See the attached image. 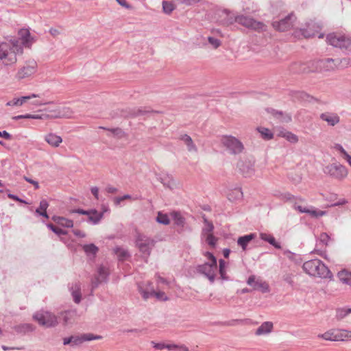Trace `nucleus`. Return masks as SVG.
Segmentation results:
<instances>
[{
	"instance_id": "nucleus-51",
	"label": "nucleus",
	"mask_w": 351,
	"mask_h": 351,
	"mask_svg": "<svg viewBox=\"0 0 351 351\" xmlns=\"http://www.w3.org/2000/svg\"><path fill=\"white\" fill-rule=\"evenodd\" d=\"M47 227L58 235H64L66 234L65 230L53 226L52 223L47 224Z\"/></svg>"
},
{
	"instance_id": "nucleus-47",
	"label": "nucleus",
	"mask_w": 351,
	"mask_h": 351,
	"mask_svg": "<svg viewBox=\"0 0 351 351\" xmlns=\"http://www.w3.org/2000/svg\"><path fill=\"white\" fill-rule=\"evenodd\" d=\"M163 11L166 14H170L176 8L174 4L172 2L164 1L162 2Z\"/></svg>"
},
{
	"instance_id": "nucleus-6",
	"label": "nucleus",
	"mask_w": 351,
	"mask_h": 351,
	"mask_svg": "<svg viewBox=\"0 0 351 351\" xmlns=\"http://www.w3.org/2000/svg\"><path fill=\"white\" fill-rule=\"evenodd\" d=\"M33 319L47 328L55 327L58 324V316L48 311L36 312L33 315Z\"/></svg>"
},
{
	"instance_id": "nucleus-24",
	"label": "nucleus",
	"mask_w": 351,
	"mask_h": 351,
	"mask_svg": "<svg viewBox=\"0 0 351 351\" xmlns=\"http://www.w3.org/2000/svg\"><path fill=\"white\" fill-rule=\"evenodd\" d=\"M156 111L150 110L147 108H132L129 110L128 114L127 116L130 117H136L138 116H143L146 114H149L152 113H156Z\"/></svg>"
},
{
	"instance_id": "nucleus-56",
	"label": "nucleus",
	"mask_w": 351,
	"mask_h": 351,
	"mask_svg": "<svg viewBox=\"0 0 351 351\" xmlns=\"http://www.w3.org/2000/svg\"><path fill=\"white\" fill-rule=\"evenodd\" d=\"M341 341L351 340V331L341 329Z\"/></svg>"
},
{
	"instance_id": "nucleus-52",
	"label": "nucleus",
	"mask_w": 351,
	"mask_h": 351,
	"mask_svg": "<svg viewBox=\"0 0 351 351\" xmlns=\"http://www.w3.org/2000/svg\"><path fill=\"white\" fill-rule=\"evenodd\" d=\"M284 254L286 255L290 260L295 261L297 263L300 262V256L289 250H285L284 252Z\"/></svg>"
},
{
	"instance_id": "nucleus-29",
	"label": "nucleus",
	"mask_w": 351,
	"mask_h": 351,
	"mask_svg": "<svg viewBox=\"0 0 351 351\" xmlns=\"http://www.w3.org/2000/svg\"><path fill=\"white\" fill-rule=\"evenodd\" d=\"M337 277L343 284L351 286V271L342 269L337 273Z\"/></svg>"
},
{
	"instance_id": "nucleus-36",
	"label": "nucleus",
	"mask_w": 351,
	"mask_h": 351,
	"mask_svg": "<svg viewBox=\"0 0 351 351\" xmlns=\"http://www.w3.org/2000/svg\"><path fill=\"white\" fill-rule=\"evenodd\" d=\"M351 313V308L341 307L335 311V317L342 319Z\"/></svg>"
},
{
	"instance_id": "nucleus-60",
	"label": "nucleus",
	"mask_w": 351,
	"mask_h": 351,
	"mask_svg": "<svg viewBox=\"0 0 351 351\" xmlns=\"http://www.w3.org/2000/svg\"><path fill=\"white\" fill-rule=\"evenodd\" d=\"M153 293H154V295L159 300H161L163 301H166L168 300L167 297L165 295V293L162 291L156 292V291H153Z\"/></svg>"
},
{
	"instance_id": "nucleus-45",
	"label": "nucleus",
	"mask_w": 351,
	"mask_h": 351,
	"mask_svg": "<svg viewBox=\"0 0 351 351\" xmlns=\"http://www.w3.org/2000/svg\"><path fill=\"white\" fill-rule=\"evenodd\" d=\"M280 136L285 138L287 141H289L291 143H295L298 141V137L290 132H281Z\"/></svg>"
},
{
	"instance_id": "nucleus-4",
	"label": "nucleus",
	"mask_w": 351,
	"mask_h": 351,
	"mask_svg": "<svg viewBox=\"0 0 351 351\" xmlns=\"http://www.w3.org/2000/svg\"><path fill=\"white\" fill-rule=\"evenodd\" d=\"M37 71V62L34 60H27L25 62L23 66L18 69L15 75V78L17 80L32 78Z\"/></svg>"
},
{
	"instance_id": "nucleus-28",
	"label": "nucleus",
	"mask_w": 351,
	"mask_h": 351,
	"mask_svg": "<svg viewBox=\"0 0 351 351\" xmlns=\"http://www.w3.org/2000/svg\"><path fill=\"white\" fill-rule=\"evenodd\" d=\"M39 97L38 95L32 94L30 95L21 97L20 98H14L12 100L8 101L6 104V105L7 106H21L24 103H25L27 100H29L32 98H36V97Z\"/></svg>"
},
{
	"instance_id": "nucleus-3",
	"label": "nucleus",
	"mask_w": 351,
	"mask_h": 351,
	"mask_svg": "<svg viewBox=\"0 0 351 351\" xmlns=\"http://www.w3.org/2000/svg\"><path fill=\"white\" fill-rule=\"evenodd\" d=\"M326 42L333 47L351 51V37L345 34L332 32L326 36Z\"/></svg>"
},
{
	"instance_id": "nucleus-16",
	"label": "nucleus",
	"mask_w": 351,
	"mask_h": 351,
	"mask_svg": "<svg viewBox=\"0 0 351 351\" xmlns=\"http://www.w3.org/2000/svg\"><path fill=\"white\" fill-rule=\"evenodd\" d=\"M77 317V310L72 309L61 312L58 316V319L62 320L64 326L73 324Z\"/></svg>"
},
{
	"instance_id": "nucleus-41",
	"label": "nucleus",
	"mask_w": 351,
	"mask_h": 351,
	"mask_svg": "<svg viewBox=\"0 0 351 351\" xmlns=\"http://www.w3.org/2000/svg\"><path fill=\"white\" fill-rule=\"evenodd\" d=\"M114 253L119 261H124L129 256L128 252L121 247H117L114 249Z\"/></svg>"
},
{
	"instance_id": "nucleus-42",
	"label": "nucleus",
	"mask_w": 351,
	"mask_h": 351,
	"mask_svg": "<svg viewBox=\"0 0 351 351\" xmlns=\"http://www.w3.org/2000/svg\"><path fill=\"white\" fill-rule=\"evenodd\" d=\"M99 128L110 131L114 136H116L119 138H121L124 137L125 135V134L123 131V130H121V128H119L108 129L105 127H100Z\"/></svg>"
},
{
	"instance_id": "nucleus-20",
	"label": "nucleus",
	"mask_w": 351,
	"mask_h": 351,
	"mask_svg": "<svg viewBox=\"0 0 351 351\" xmlns=\"http://www.w3.org/2000/svg\"><path fill=\"white\" fill-rule=\"evenodd\" d=\"M330 237L326 233H322L318 239H316L315 252L319 253L325 248L329 242Z\"/></svg>"
},
{
	"instance_id": "nucleus-38",
	"label": "nucleus",
	"mask_w": 351,
	"mask_h": 351,
	"mask_svg": "<svg viewBox=\"0 0 351 351\" xmlns=\"http://www.w3.org/2000/svg\"><path fill=\"white\" fill-rule=\"evenodd\" d=\"M258 132L261 134V137L265 140H270L273 138V133L267 128L258 127L257 128Z\"/></svg>"
},
{
	"instance_id": "nucleus-12",
	"label": "nucleus",
	"mask_w": 351,
	"mask_h": 351,
	"mask_svg": "<svg viewBox=\"0 0 351 351\" xmlns=\"http://www.w3.org/2000/svg\"><path fill=\"white\" fill-rule=\"evenodd\" d=\"M254 161L252 159L241 160L237 163V167L245 177H250L254 173Z\"/></svg>"
},
{
	"instance_id": "nucleus-22",
	"label": "nucleus",
	"mask_w": 351,
	"mask_h": 351,
	"mask_svg": "<svg viewBox=\"0 0 351 351\" xmlns=\"http://www.w3.org/2000/svg\"><path fill=\"white\" fill-rule=\"evenodd\" d=\"M13 328L16 333L25 335L34 331L35 326L32 324H21L14 326Z\"/></svg>"
},
{
	"instance_id": "nucleus-17",
	"label": "nucleus",
	"mask_w": 351,
	"mask_h": 351,
	"mask_svg": "<svg viewBox=\"0 0 351 351\" xmlns=\"http://www.w3.org/2000/svg\"><path fill=\"white\" fill-rule=\"evenodd\" d=\"M319 337L331 341H341V329H331L319 335Z\"/></svg>"
},
{
	"instance_id": "nucleus-62",
	"label": "nucleus",
	"mask_w": 351,
	"mask_h": 351,
	"mask_svg": "<svg viewBox=\"0 0 351 351\" xmlns=\"http://www.w3.org/2000/svg\"><path fill=\"white\" fill-rule=\"evenodd\" d=\"M72 213H78L81 215H86L89 216L90 214H91V210H85L81 208L75 209L71 211Z\"/></svg>"
},
{
	"instance_id": "nucleus-2",
	"label": "nucleus",
	"mask_w": 351,
	"mask_h": 351,
	"mask_svg": "<svg viewBox=\"0 0 351 351\" xmlns=\"http://www.w3.org/2000/svg\"><path fill=\"white\" fill-rule=\"evenodd\" d=\"M308 274L329 280L333 279V275L330 270L318 259L308 261Z\"/></svg>"
},
{
	"instance_id": "nucleus-53",
	"label": "nucleus",
	"mask_w": 351,
	"mask_h": 351,
	"mask_svg": "<svg viewBox=\"0 0 351 351\" xmlns=\"http://www.w3.org/2000/svg\"><path fill=\"white\" fill-rule=\"evenodd\" d=\"M217 239L213 234H208L206 238V241L211 247H215Z\"/></svg>"
},
{
	"instance_id": "nucleus-9",
	"label": "nucleus",
	"mask_w": 351,
	"mask_h": 351,
	"mask_svg": "<svg viewBox=\"0 0 351 351\" xmlns=\"http://www.w3.org/2000/svg\"><path fill=\"white\" fill-rule=\"evenodd\" d=\"M236 23L243 25L245 27L254 30H264L265 25L262 23L257 21L252 17L245 15H237Z\"/></svg>"
},
{
	"instance_id": "nucleus-33",
	"label": "nucleus",
	"mask_w": 351,
	"mask_h": 351,
	"mask_svg": "<svg viewBox=\"0 0 351 351\" xmlns=\"http://www.w3.org/2000/svg\"><path fill=\"white\" fill-rule=\"evenodd\" d=\"M253 288L255 290H260L263 293L269 292V285L261 279L256 280Z\"/></svg>"
},
{
	"instance_id": "nucleus-26",
	"label": "nucleus",
	"mask_w": 351,
	"mask_h": 351,
	"mask_svg": "<svg viewBox=\"0 0 351 351\" xmlns=\"http://www.w3.org/2000/svg\"><path fill=\"white\" fill-rule=\"evenodd\" d=\"M45 140L48 144L53 147H59L60 144L62 142V137L53 133L47 134L45 136Z\"/></svg>"
},
{
	"instance_id": "nucleus-57",
	"label": "nucleus",
	"mask_w": 351,
	"mask_h": 351,
	"mask_svg": "<svg viewBox=\"0 0 351 351\" xmlns=\"http://www.w3.org/2000/svg\"><path fill=\"white\" fill-rule=\"evenodd\" d=\"M131 198H132L131 195H124L123 196H121V197H114V204L116 205H119V204H120V203L122 201H123L125 199H130Z\"/></svg>"
},
{
	"instance_id": "nucleus-1",
	"label": "nucleus",
	"mask_w": 351,
	"mask_h": 351,
	"mask_svg": "<svg viewBox=\"0 0 351 351\" xmlns=\"http://www.w3.org/2000/svg\"><path fill=\"white\" fill-rule=\"evenodd\" d=\"M23 52V48L19 39H12L0 43V60L7 65L15 64L17 61L16 55L22 54Z\"/></svg>"
},
{
	"instance_id": "nucleus-54",
	"label": "nucleus",
	"mask_w": 351,
	"mask_h": 351,
	"mask_svg": "<svg viewBox=\"0 0 351 351\" xmlns=\"http://www.w3.org/2000/svg\"><path fill=\"white\" fill-rule=\"evenodd\" d=\"M208 41L215 49L218 48L221 45V41L214 37L209 36L208 38Z\"/></svg>"
},
{
	"instance_id": "nucleus-61",
	"label": "nucleus",
	"mask_w": 351,
	"mask_h": 351,
	"mask_svg": "<svg viewBox=\"0 0 351 351\" xmlns=\"http://www.w3.org/2000/svg\"><path fill=\"white\" fill-rule=\"evenodd\" d=\"M49 206V204L46 199H42L40 202L39 207L37 209H40V211L47 210Z\"/></svg>"
},
{
	"instance_id": "nucleus-27",
	"label": "nucleus",
	"mask_w": 351,
	"mask_h": 351,
	"mask_svg": "<svg viewBox=\"0 0 351 351\" xmlns=\"http://www.w3.org/2000/svg\"><path fill=\"white\" fill-rule=\"evenodd\" d=\"M289 199L293 201V206L295 210H298L301 213H307V205L304 199L295 198L294 197L289 198Z\"/></svg>"
},
{
	"instance_id": "nucleus-34",
	"label": "nucleus",
	"mask_w": 351,
	"mask_h": 351,
	"mask_svg": "<svg viewBox=\"0 0 351 351\" xmlns=\"http://www.w3.org/2000/svg\"><path fill=\"white\" fill-rule=\"evenodd\" d=\"M321 117L331 126H334L339 122V117L336 114H323Z\"/></svg>"
},
{
	"instance_id": "nucleus-7",
	"label": "nucleus",
	"mask_w": 351,
	"mask_h": 351,
	"mask_svg": "<svg viewBox=\"0 0 351 351\" xmlns=\"http://www.w3.org/2000/svg\"><path fill=\"white\" fill-rule=\"evenodd\" d=\"M339 63L338 60L332 58H326L325 60H317L312 62V66L314 67V71H333L338 69Z\"/></svg>"
},
{
	"instance_id": "nucleus-55",
	"label": "nucleus",
	"mask_w": 351,
	"mask_h": 351,
	"mask_svg": "<svg viewBox=\"0 0 351 351\" xmlns=\"http://www.w3.org/2000/svg\"><path fill=\"white\" fill-rule=\"evenodd\" d=\"M138 291L144 300H147L149 298L154 295L153 291H147L143 289L142 287L140 286H138Z\"/></svg>"
},
{
	"instance_id": "nucleus-30",
	"label": "nucleus",
	"mask_w": 351,
	"mask_h": 351,
	"mask_svg": "<svg viewBox=\"0 0 351 351\" xmlns=\"http://www.w3.org/2000/svg\"><path fill=\"white\" fill-rule=\"evenodd\" d=\"M73 115V111L66 107L59 108V112H55L53 115H51L52 117H59V118H71Z\"/></svg>"
},
{
	"instance_id": "nucleus-15",
	"label": "nucleus",
	"mask_w": 351,
	"mask_h": 351,
	"mask_svg": "<svg viewBox=\"0 0 351 351\" xmlns=\"http://www.w3.org/2000/svg\"><path fill=\"white\" fill-rule=\"evenodd\" d=\"M109 273L108 271V269L104 267L100 266L98 268V274L96 276L91 282L92 285V289H94L97 288L99 284H101L103 282H106L107 277L108 276Z\"/></svg>"
},
{
	"instance_id": "nucleus-25",
	"label": "nucleus",
	"mask_w": 351,
	"mask_h": 351,
	"mask_svg": "<svg viewBox=\"0 0 351 351\" xmlns=\"http://www.w3.org/2000/svg\"><path fill=\"white\" fill-rule=\"evenodd\" d=\"M255 238L256 234L254 233L239 237L237 239V244L242 248L243 251H245L249 243Z\"/></svg>"
},
{
	"instance_id": "nucleus-21",
	"label": "nucleus",
	"mask_w": 351,
	"mask_h": 351,
	"mask_svg": "<svg viewBox=\"0 0 351 351\" xmlns=\"http://www.w3.org/2000/svg\"><path fill=\"white\" fill-rule=\"evenodd\" d=\"M71 295L73 298V301L76 304H79L81 302L82 294L80 292L81 286L79 282H75L71 284V286L69 287Z\"/></svg>"
},
{
	"instance_id": "nucleus-23",
	"label": "nucleus",
	"mask_w": 351,
	"mask_h": 351,
	"mask_svg": "<svg viewBox=\"0 0 351 351\" xmlns=\"http://www.w3.org/2000/svg\"><path fill=\"white\" fill-rule=\"evenodd\" d=\"M274 328V324L271 322H263L256 330L255 335H265L270 333Z\"/></svg>"
},
{
	"instance_id": "nucleus-63",
	"label": "nucleus",
	"mask_w": 351,
	"mask_h": 351,
	"mask_svg": "<svg viewBox=\"0 0 351 351\" xmlns=\"http://www.w3.org/2000/svg\"><path fill=\"white\" fill-rule=\"evenodd\" d=\"M116 1L120 5H121L122 7H123L126 9L130 10L132 8V6L130 4H129L128 3H127V1L125 0H116Z\"/></svg>"
},
{
	"instance_id": "nucleus-13",
	"label": "nucleus",
	"mask_w": 351,
	"mask_h": 351,
	"mask_svg": "<svg viewBox=\"0 0 351 351\" xmlns=\"http://www.w3.org/2000/svg\"><path fill=\"white\" fill-rule=\"evenodd\" d=\"M295 19V16L293 14H290L279 21L273 22L272 25L274 28L278 31L285 32L292 27L293 22Z\"/></svg>"
},
{
	"instance_id": "nucleus-32",
	"label": "nucleus",
	"mask_w": 351,
	"mask_h": 351,
	"mask_svg": "<svg viewBox=\"0 0 351 351\" xmlns=\"http://www.w3.org/2000/svg\"><path fill=\"white\" fill-rule=\"evenodd\" d=\"M52 219L56 223L66 228H71L73 226V222L72 220L66 219L63 217L53 216Z\"/></svg>"
},
{
	"instance_id": "nucleus-58",
	"label": "nucleus",
	"mask_w": 351,
	"mask_h": 351,
	"mask_svg": "<svg viewBox=\"0 0 351 351\" xmlns=\"http://www.w3.org/2000/svg\"><path fill=\"white\" fill-rule=\"evenodd\" d=\"M294 36L298 38H307L306 31L305 29H300L295 31L294 33Z\"/></svg>"
},
{
	"instance_id": "nucleus-44",
	"label": "nucleus",
	"mask_w": 351,
	"mask_h": 351,
	"mask_svg": "<svg viewBox=\"0 0 351 351\" xmlns=\"http://www.w3.org/2000/svg\"><path fill=\"white\" fill-rule=\"evenodd\" d=\"M156 221L164 225H168L170 223L168 216L166 214H162L160 212H158V213L156 217Z\"/></svg>"
},
{
	"instance_id": "nucleus-59",
	"label": "nucleus",
	"mask_w": 351,
	"mask_h": 351,
	"mask_svg": "<svg viewBox=\"0 0 351 351\" xmlns=\"http://www.w3.org/2000/svg\"><path fill=\"white\" fill-rule=\"evenodd\" d=\"M44 110L49 112V114H45L47 118H50V119H57L58 118V117H52L51 115H53L55 112H59V108H56L54 109H51L49 108H45Z\"/></svg>"
},
{
	"instance_id": "nucleus-10",
	"label": "nucleus",
	"mask_w": 351,
	"mask_h": 351,
	"mask_svg": "<svg viewBox=\"0 0 351 351\" xmlns=\"http://www.w3.org/2000/svg\"><path fill=\"white\" fill-rule=\"evenodd\" d=\"M197 271L206 276L210 283H213L215 280L216 271L217 269V264L213 263H205L202 265H199L197 267Z\"/></svg>"
},
{
	"instance_id": "nucleus-37",
	"label": "nucleus",
	"mask_w": 351,
	"mask_h": 351,
	"mask_svg": "<svg viewBox=\"0 0 351 351\" xmlns=\"http://www.w3.org/2000/svg\"><path fill=\"white\" fill-rule=\"evenodd\" d=\"M103 217V213H98L96 210H91V214L88 216V221L93 224L98 223Z\"/></svg>"
},
{
	"instance_id": "nucleus-35",
	"label": "nucleus",
	"mask_w": 351,
	"mask_h": 351,
	"mask_svg": "<svg viewBox=\"0 0 351 351\" xmlns=\"http://www.w3.org/2000/svg\"><path fill=\"white\" fill-rule=\"evenodd\" d=\"M180 139L186 144L189 152H197V147L191 136L187 134L182 135Z\"/></svg>"
},
{
	"instance_id": "nucleus-64",
	"label": "nucleus",
	"mask_w": 351,
	"mask_h": 351,
	"mask_svg": "<svg viewBox=\"0 0 351 351\" xmlns=\"http://www.w3.org/2000/svg\"><path fill=\"white\" fill-rule=\"evenodd\" d=\"M205 256L210 261L208 263H213L214 264H217V258L215 257V256L212 253H210L209 252H206L205 253Z\"/></svg>"
},
{
	"instance_id": "nucleus-19",
	"label": "nucleus",
	"mask_w": 351,
	"mask_h": 351,
	"mask_svg": "<svg viewBox=\"0 0 351 351\" xmlns=\"http://www.w3.org/2000/svg\"><path fill=\"white\" fill-rule=\"evenodd\" d=\"M19 35L20 40H21V41L19 40V42L22 46L23 45L26 47H30L32 44L34 42V38L31 36L29 30L27 29H20Z\"/></svg>"
},
{
	"instance_id": "nucleus-48",
	"label": "nucleus",
	"mask_w": 351,
	"mask_h": 351,
	"mask_svg": "<svg viewBox=\"0 0 351 351\" xmlns=\"http://www.w3.org/2000/svg\"><path fill=\"white\" fill-rule=\"evenodd\" d=\"M333 149L336 150L343 159L349 154L347 152V151L343 147V146L340 144H335V145L333 146Z\"/></svg>"
},
{
	"instance_id": "nucleus-11",
	"label": "nucleus",
	"mask_w": 351,
	"mask_h": 351,
	"mask_svg": "<svg viewBox=\"0 0 351 351\" xmlns=\"http://www.w3.org/2000/svg\"><path fill=\"white\" fill-rule=\"evenodd\" d=\"M324 172L337 179L343 180L347 177L348 171L342 165L332 164L325 167Z\"/></svg>"
},
{
	"instance_id": "nucleus-8",
	"label": "nucleus",
	"mask_w": 351,
	"mask_h": 351,
	"mask_svg": "<svg viewBox=\"0 0 351 351\" xmlns=\"http://www.w3.org/2000/svg\"><path fill=\"white\" fill-rule=\"evenodd\" d=\"M136 244L140 252L148 256L155 245V241L144 234H138L136 237Z\"/></svg>"
},
{
	"instance_id": "nucleus-5",
	"label": "nucleus",
	"mask_w": 351,
	"mask_h": 351,
	"mask_svg": "<svg viewBox=\"0 0 351 351\" xmlns=\"http://www.w3.org/2000/svg\"><path fill=\"white\" fill-rule=\"evenodd\" d=\"M221 142L226 150L231 154H241L244 149L243 144L236 137L232 136H224Z\"/></svg>"
},
{
	"instance_id": "nucleus-40",
	"label": "nucleus",
	"mask_w": 351,
	"mask_h": 351,
	"mask_svg": "<svg viewBox=\"0 0 351 351\" xmlns=\"http://www.w3.org/2000/svg\"><path fill=\"white\" fill-rule=\"evenodd\" d=\"M83 250L87 255H95L99 250L98 247L93 243L84 245Z\"/></svg>"
},
{
	"instance_id": "nucleus-39",
	"label": "nucleus",
	"mask_w": 351,
	"mask_h": 351,
	"mask_svg": "<svg viewBox=\"0 0 351 351\" xmlns=\"http://www.w3.org/2000/svg\"><path fill=\"white\" fill-rule=\"evenodd\" d=\"M271 112L275 117L280 119L282 122H289L291 121V117L287 114L285 115L282 111H277L272 109Z\"/></svg>"
},
{
	"instance_id": "nucleus-31",
	"label": "nucleus",
	"mask_w": 351,
	"mask_h": 351,
	"mask_svg": "<svg viewBox=\"0 0 351 351\" xmlns=\"http://www.w3.org/2000/svg\"><path fill=\"white\" fill-rule=\"evenodd\" d=\"M260 238L262 240H263L266 242H268L269 244H271V245H273L274 247H276L277 249L281 248L280 245L276 241L275 238L271 234L261 232L260 234Z\"/></svg>"
},
{
	"instance_id": "nucleus-18",
	"label": "nucleus",
	"mask_w": 351,
	"mask_h": 351,
	"mask_svg": "<svg viewBox=\"0 0 351 351\" xmlns=\"http://www.w3.org/2000/svg\"><path fill=\"white\" fill-rule=\"evenodd\" d=\"M236 15L225 10L219 16V23L223 26H229L236 23Z\"/></svg>"
},
{
	"instance_id": "nucleus-50",
	"label": "nucleus",
	"mask_w": 351,
	"mask_h": 351,
	"mask_svg": "<svg viewBox=\"0 0 351 351\" xmlns=\"http://www.w3.org/2000/svg\"><path fill=\"white\" fill-rule=\"evenodd\" d=\"M173 220L175 221V223L178 226H182L184 223V219L182 217V216L180 215V213L178 212H174L172 214Z\"/></svg>"
},
{
	"instance_id": "nucleus-46",
	"label": "nucleus",
	"mask_w": 351,
	"mask_h": 351,
	"mask_svg": "<svg viewBox=\"0 0 351 351\" xmlns=\"http://www.w3.org/2000/svg\"><path fill=\"white\" fill-rule=\"evenodd\" d=\"M219 274H220L221 279L228 280V277L226 276V272L225 270V267H226L225 261L223 259H220L219 261Z\"/></svg>"
},
{
	"instance_id": "nucleus-43",
	"label": "nucleus",
	"mask_w": 351,
	"mask_h": 351,
	"mask_svg": "<svg viewBox=\"0 0 351 351\" xmlns=\"http://www.w3.org/2000/svg\"><path fill=\"white\" fill-rule=\"evenodd\" d=\"M326 213V212L325 210H317L315 208L308 209V215L315 219L324 216Z\"/></svg>"
},
{
	"instance_id": "nucleus-49",
	"label": "nucleus",
	"mask_w": 351,
	"mask_h": 351,
	"mask_svg": "<svg viewBox=\"0 0 351 351\" xmlns=\"http://www.w3.org/2000/svg\"><path fill=\"white\" fill-rule=\"evenodd\" d=\"M204 222L206 226L203 229V232L212 234V232L213 231L214 229L213 224L211 222H210L206 217H204Z\"/></svg>"
},
{
	"instance_id": "nucleus-14",
	"label": "nucleus",
	"mask_w": 351,
	"mask_h": 351,
	"mask_svg": "<svg viewBox=\"0 0 351 351\" xmlns=\"http://www.w3.org/2000/svg\"><path fill=\"white\" fill-rule=\"evenodd\" d=\"M101 336L94 335L93 333H84L81 334L80 335H72L71 346H80L85 341L101 339Z\"/></svg>"
}]
</instances>
